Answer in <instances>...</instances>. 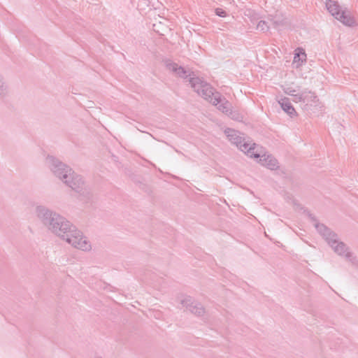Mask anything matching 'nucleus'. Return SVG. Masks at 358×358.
Returning <instances> with one entry per match:
<instances>
[{
  "mask_svg": "<svg viewBox=\"0 0 358 358\" xmlns=\"http://www.w3.org/2000/svg\"><path fill=\"white\" fill-rule=\"evenodd\" d=\"M46 164L52 174L71 187L79 195L87 197L90 194V189L82 176L76 173L68 165L53 156H48Z\"/></svg>",
  "mask_w": 358,
  "mask_h": 358,
  "instance_id": "f257e3e1",
  "label": "nucleus"
},
{
  "mask_svg": "<svg viewBox=\"0 0 358 358\" xmlns=\"http://www.w3.org/2000/svg\"><path fill=\"white\" fill-rule=\"evenodd\" d=\"M190 82L194 90L204 99L216 106L219 110L234 120H243V115L237 110H234L231 103L207 82L200 78H193Z\"/></svg>",
  "mask_w": 358,
  "mask_h": 358,
  "instance_id": "f03ea898",
  "label": "nucleus"
},
{
  "mask_svg": "<svg viewBox=\"0 0 358 358\" xmlns=\"http://www.w3.org/2000/svg\"><path fill=\"white\" fill-rule=\"evenodd\" d=\"M51 233L76 249L85 252L90 251L92 249L90 242L83 232L62 215Z\"/></svg>",
  "mask_w": 358,
  "mask_h": 358,
  "instance_id": "7ed1b4c3",
  "label": "nucleus"
},
{
  "mask_svg": "<svg viewBox=\"0 0 358 358\" xmlns=\"http://www.w3.org/2000/svg\"><path fill=\"white\" fill-rule=\"evenodd\" d=\"M313 220L314 221L313 224L317 232L322 236L335 253L339 256L344 257L346 260L352 264H358L357 257L350 252L349 247L343 242L339 241L338 235L334 231L324 224L319 223L316 220Z\"/></svg>",
  "mask_w": 358,
  "mask_h": 358,
  "instance_id": "20e7f679",
  "label": "nucleus"
},
{
  "mask_svg": "<svg viewBox=\"0 0 358 358\" xmlns=\"http://www.w3.org/2000/svg\"><path fill=\"white\" fill-rule=\"evenodd\" d=\"M299 100L301 108L308 113H317L322 112L324 105L319 100L315 93L308 90L301 92V95L297 96Z\"/></svg>",
  "mask_w": 358,
  "mask_h": 358,
  "instance_id": "39448f33",
  "label": "nucleus"
},
{
  "mask_svg": "<svg viewBox=\"0 0 358 358\" xmlns=\"http://www.w3.org/2000/svg\"><path fill=\"white\" fill-rule=\"evenodd\" d=\"M35 213L39 221L50 232L54 227L56 226V223H57L62 215L57 212L43 205L36 206Z\"/></svg>",
  "mask_w": 358,
  "mask_h": 358,
  "instance_id": "423d86ee",
  "label": "nucleus"
},
{
  "mask_svg": "<svg viewBox=\"0 0 358 358\" xmlns=\"http://www.w3.org/2000/svg\"><path fill=\"white\" fill-rule=\"evenodd\" d=\"M326 7L331 15L340 20L345 25L351 27L355 24L354 18L345 10H341L337 2L328 0L326 2Z\"/></svg>",
  "mask_w": 358,
  "mask_h": 358,
  "instance_id": "0eeeda50",
  "label": "nucleus"
},
{
  "mask_svg": "<svg viewBox=\"0 0 358 358\" xmlns=\"http://www.w3.org/2000/svg\"><path fill=\"white\" fill-rule=\"evenodd\" d=\"M183 308L190 311L192 313L201 316L204 314L205 309L203 306L195 301L191 296H185L180 301Z\"/></svg>",
  "mask_w": 358,
  "mask_h": 358,
  "instance_id": "6e6552de",
  "label": "nucleus"
},
{
  "mask_svg": "<svg viewBox=\"0 0 358 358\" xmlns=\"http://www.w3.org/2000/svg\"><path fill=\"white\" fill-rule=\"evenodd\" d=\"M166 68L169 71L174 73L176 75L181 78H187L188 76H189V83L191 85V87H192L190 80L193 78H196L194 75L193 76H192L191 74H188V71H187L183 67L179 66L178 64L174 62H166Z\"/></svg>",
  "mask_w": 358,
  "mask_h": 358,
  "instance_id": "1a4fd4ad",
  "label": "nucleus"
},
{
  "mask_svg": "<svg viewBox=\"0 0 358 358\" xmlns=\"http://www.w3.org/2000/svg\"><path fill=\"white\" fill-rule=\"evenodd\" d=\"M239 149L247 154L250 157L253 158H259L260 157V153L257 152L256 151V144H250L246 141H245V139L242 138V143H239L238 145H236Z\"/></svg>",
  "mask_w": 358,
  "mask_h": 358,
  "instance_id": "9d476101",
  "label": "nucleus"
},
{
  "mask_svg": "<svg viewBox=\"0 0 358 358\" xmlns=\"http://www.w3.org/2000/svg\"><path fill=\"white\" fill-rule=\"evenodd\" d=\"M259 158V162L262 165L266 166L271 170H275L278 168V160L271 155H261Z\"/></svg>",
  "mask_w": 358,
  "mask_h": 358,
  "instance_id": "9b49d317",
  "label": "nucleus"
},
{
  "mask_svg": "<svg viewBox=\"0 0 358 358\" xmlns=\"http://www.w3.org/2000/svg\"><path fill=\"white\" fill-rule=\"evenodd\" d=\"M278 103L280 105L282 109L288 114L290 117L296 116V112L292 105L290 100L287 97H284L278 101Z\"/></svg>",
  "mask_w": 358,
  "mask_h": 358,
  "instance_id": "f8f14e48",
  "label": "nucleus"
},
{
  "mask_svg": "<svg viewBox=\"0 0 358 358\" xmlns=\"http://www.w3.org/2000/svg\"><path fill=\"white\" fill-rule=\"evenodd\" d=\"M224 134L232 143L238 145L239 143H242V137L238 135L237 131L227 128L224 130Z\"/></svg>",
  "mask_w": 358,
  "mask_h": 358,
  "instance_id": "ddd939ff",
  "label": "nucleus"
},
{
  "mask_svg": "<svg viewBox=\"0 0 358 358\" xmlns=\"http://www.w3.org/2000/svg\"><path fill=\"white\" fill-rule=\"evenodd\" d=\"M271 22L275 29H280L288 24V20L282 15L276 14L271 20Z\"/></svg>",
  "mask_w": 358,
  "mask_h": 358,
  "instance_id": "4468645a",
  "label": "nucleus"
},
{
  "mask_svg": "<svg viewBox=\"0 0 358 358\" xmlns=\"http://www.w3.org/2000/svg\"><path fill=\"white\" fill-rule=\"evenodd\" d=\"M298 90L294 89L292 87H287L284 88V92L291 96L293 97V101L296 103H299L298 99H296L297 96H300L301 95V92H297Z\"/></svg>",
  "mask_w": 358,
  "mask_h": 358,
  "instance_id": "2eb2a0df",
  "label": "nucleus"
},
{
  "mask_svg": "<svg viewBox=\"0 0 358 358\" xmlns=\"http://www.w3.org/2000/svg\"><path fill=\"white\" fill-rule=\"evenodd\" d=\"M8 93V86L3 76L0 74V96L4 97Z\"/></svg>",
  "mask_w": 358,
  "mask_h": 358,
  "instance_id": "dca6fc26",
  "label": "nucleus"
},
{
  "mask_svg": "<svg viewBox=\"0 0 358 358\" xmlns=\"http://www.w3.org/2000/svg\"><path fill=\"white\" fill-rule=\"evenodd\" d=\"M257 28L260 31H267L269 29L268 22L264 20H261L258 22Z\"/></svg>",
  "mask_w": 358,
  "mask_h": 358,
  "instance_id": "f3484780",
  "label": "nucleus"
},
{
  "mask_svg": "<svg viewBox=\"0 0 358 358\" xmlns=\"http://www.w3.org/2000/svg\"><path fill=\"white\" fill-rule=\"evenodd\" d=\"M161 22H159V24H153V28H154V30L159 33L160 35H164L165 33L169 30V28L167 27L162 29V30L159 29V25L161 24Z\"/></svg>",
  "mask_w": 358,
  "mask_h": 358,
  "instance_id": "a211bd4d",
  "label": "nucleus"
},
{
  "mask_svg": "<svg viewBox=\"0 0 358 358\" xmlns=\"http://www.w3.org/2000/svg\"><path fill=\"white\" fill-rule=\"evenodd\" d=\"M215 13L217 15H218L220 17H225L227 15L226 12L224 10H222V8H217L215 10Z\"/></svg>",
  "mask_w": 358,
  "mask_h": 358,
  "instance_id": "6ab92c4d",
  "label": "nucleus"
},
{
  "mask_svg": "<svg viewBox=\"0 0 358 358\" xmlns=\"http://www.w3.org/2000/svg\"><path fill=\"white\" fill-rule=\"evenodd\" d=\"M301 60L300 55L296 54L294 57V63L299 62Z\"/></svg>",
  "mask_w": 358,
  "mask_h": 358,
  "instance_id": "aec40b11",
  "label": "nucleus"
},
{
  "mask_svg": "<svg viewBox=\"0 0 358 358\" xmlns=\"http://www.w3.org/2000/svg\"><path fill=\"white\" fill-rule=\"evenodd\" d=\"M302 56H303V57H306V55L305 52H303V53H302Z\"/></svg>",
  "mask_w": 358,
  "mask_h": 358,
  "instance_id": "412c9836",
  "label": "nucleus"
},
{
  "mask_svg": "<svg viewBox=\"0 0 358 358\" xmlns=\"http://www.w3.org/2000/svg\"><path fill=\"white\" fill-rule=\"evenodd\" d=\"M97 358H101V357H97Z\"/></svg>",
  "mask_w": 358,
  "mask_h": 358,
  "instance_id": "4be33fe9",
  "label": "nucleus"
}]
</instances>
